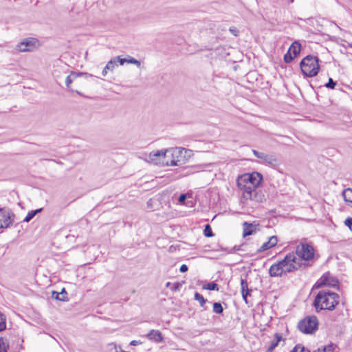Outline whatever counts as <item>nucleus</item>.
Here are the masks:
<instances>
[{
  "label": "nucleus",
  "instance_id": "36",
  "mask_svg": "<svg viewBox=\"0 0 352 352\" xmlns=\"http://www.w3.org/2000/svg\"><path fill=\"white\" fill-rule=\"evenodd\" d=\"M344 224L346 226L349 230L352 232V218L348 217L344 221Z\"/></svg>",
  "mask_w": 352,
  "mask_h": 352
},
{
  "label": "nucleus",
  "instance_id": "5",
  "mask_svg": "<svg viewBox=\"0 0 352 352\" xmlns=\"http://www.w3.org/2000/svg\"><path fill=\"white\" fill-rule=\"evenodd\" d=\"M298 328L303 333L312 334L318 330V320L315 316H306L298 322Z\"/></svg>",
  "mask_w": 352,
  "mask_h": 352
},
{
  "label": "nucleus",
  "instance_id": "13",
  "mask_svg": "<svg viewBox=\"0 0 352 352\" xmlns=\"http://www.w3.org/2000/svg\"><path fill=\"white\" fill-rule=\"evenodd\" d=\"M278 243V239L276 236H272L269 238L268 241L264 243L260 248L258 249V252H262L267 250L276 245Z\"/></svg>",
  "mask_w": 352,
  "mask_h": 352
},
{
  "label": "nucleus",
  "instance_id": "41",
  "mask_svg": "<svg viewBox=\"0 0 352 352\" xmlns=\"http://www.w3.org/2000/svg\"><path fill=\"white\" fill-rule=\"evenodd\" d=\"M314 352H323L322 349H318L317 350H316Z\"/></svg>",
  "mask_w": 352,
  "mask_h": 352
},
{
  "label": "nucleus",
  "instance_id": "39",
  "mask_svg": "<svg viewBox=\"0 0 352 352\" xmlns=\"http://www.w3.org/2000/svg\"><path fill=\"white\" fill-rule=\"evenodd\" d=\"M188 266L185 264H183L181 265L180 268H179V271L182 273L184 272H186L188 271Z\"/></svg>",
  "mask_w": 352,
  "mask_h": 352
},
{
  "label": "nucleus",
  "instance_id": "10",
  "mask_svg": "<svg viewBox=\"0 0 352 352\" xmlns=\"http://www.w3.org/2000/svg\"><path fill=\"white\" fill-rule=\"evenodd\" d=\"M144 157L145 161L157 164L161 160L167 157V149L154 151L148 154L145 153Z\"/></svg>",
  "mask_w": 352,
  "mask_h": 352
},
{
  "label": "nucleus",
  "instance_id": "33",
  "mask_svg": "<svg viewBox=\"0 0 352 352\" xmlns=\"http://www.w3.org/2000/svg\"><path fill=\"white\" fill-rule=\"evenodd\" d=\"M295 56L291 53L287 51V52L284 56V60L285 63H290Z\"/></svg>",
  "mask_w": 352,
  "mask_h": 352
},
{
  "label": "nucleus",
  "instance_id": "25",
  "mask_svg": "<svg viewBox=\"0 0 352 352\" xmlns=\"http://www.w3.org/2000/svg\"><path fill=\"white\" fill-rule=\"evenodd\" d=\"M42 210V208H39L35 210L30 211L25 219H23L24 222H29L36 214L40 212Z\"/></svg>",
  "mask_w": 352,
  "mask_h": 352
},
{
  "label": "nucleus",
  "instance_id": "15",
  "mask_svg": "<svg viewBox=\"0 0 352 352\" xmlns=\"http://www.w3.org/2000/svg\"><path fill=\"white\" fill-rule=\"evenodd\" d=\"M146 337L157 343H159L163 340V336L160 331L158 330L152 329L150 332L146 335Z\"/></svg>",
  "mask_w": 352,
  "mask_h": 352
},
{
  "label": "nucleus",
  "instance_id": "20",
  "mask_svg": "<svg viewBox=\"0 0 352 352\" xmlns=\"http://www.w3.org/2000/svg\"><path fill=\"white\" fill-rule=\"evenodd\" d=\"M82 74L81 73H75V72H72L69 76H67L66 79H65V85L67 86V87L68 89H69V90L71 91H74V89H70V85L72 84V82H73V80L74 79H76L77 77L80 76Z\"/></svg>",
  "mask_w": 352,
  "mask_h": 352
},
{
  "label": "nucleus",
  "instance_id": "42",
  "mask_svg": "<svg viewBox=\"0 0 352 352\" xmlns=\"http://www.w3.org/2000/svg\"><path fill=\"white\" fill-rule=\"evenodd\" d=\"M170 285V283H169V282H168V283H166V287H168Z\"/></svg>",
  "mask_w": 352,
  "mask_h": 352
},
{
  "label": "nucleus",
  "instance_id": "7",
  "mask_svg": "<svg viewBox=\"0 0 352 352\" xmlns=\"http://www.w3.org/2000/svg\"><path fill=\"white\" fill-rule=\"evenodd\" d=\"M184 153H186V150L184 148H175L167 149V157L171 156L170 161L166 162L168 166H179L184 161Z\"/></svg>",
  "mask_w": 352,
  "mask_h": 352
},
{
  "label": "nucleus",
  "instance_id": "38",
  "mask_svg": "<svg viewBox=\"0 0 352 352\" xmlns=\"http://www.w3.org/2000/svg\"><path fill=\"white\" fill-rule=\"evenodd\" d=\"M229 31L236 36L238 35L239 30L236 28H230Z\"/></svg>",
  "mask_w": 352,
  "mask_h": 352
},
{
  "label": "nucleus",
  "instance_id": "30",
  "mask_svg": "<svg viewBox=\"0 0 352 352\" xmlns=\"http://www.w3.org/2000/svg\"><path fill=\"white\" fill-rule=\"evenodd\" d=\"M290 352H310V351L303 346L296 345Z\"/></svg>",
  "mask_w": 352,
  "mask_h": 352
},
{
  "label": "nucleus",
  "instance_id": "18",
  "mask_svg": "<svg viewBox=\"0 0 352 352\" xmlns=\"http://www.w3.org/2000/svg\"><path fill=\"white\" fill-rule=\"evenodd\" d=\"M241 289L243 299L248 303V295L250 294V290L248 289V284L245 279H241Z\"/></svg>",
  "mask_w": 352,
  "mask_h": 352
},
{
  "label": "nucleus",
  "instance_id": "37",
  "mask_svg": "<svg viewBox=\"0 0 352 352\" xmlns=\"http://www.w3.org/2000/svg\"><path fill=\"white\" fill-rule=\"evenodd\" d=\"M186 199V194H182L179 197V201L181 204H184L185 200Z\"/></svg>",
  "mask_w": 352,
  "mask_h": 352
},
{
  "label": "nucleus",
  "instance_id": "2",
  "mask_svg": "<svg viewBox=\"0 0 352 352\" xmlns=\"http://www.w3.org/2000/svg\"><path fill=\"white\" fill-rule=\"evenodd\" d=\"M339 296L333 292L320 291L316 295L314 305L317 311L322 309L333 310L339 302Z\"/></svg>",
  "mask_w": 352,
  "mask_h": 352
},
{
  "label": "nucleus",
  "instance_id": "23",
  "mask_svg": "<svg viewBox=\"0 0 352 352\" xmlns=\"http://www.w3.org/2000/svg\"><path fill=\"white\" fill-rule=\"evenodd\" d=\"M9 346V342L7 338H0V349L1 352H7Z\"/></svg>",
  "mask_w": 352,
  "mask_h": 352
},
{
  "label": "nucleus",
  "instance_id": "16",
  "mask_svg": "<svg viewBox=\"0 0 352 352\" xmlns=\"http://www.w3.org/2000/svg\"><path fill=\"white\" fill-rule=\"evenodd\" d=\"M117 66H118V60H117L116 57H115V58L111 59L107 63V64L106 65V66L104 67V68L103 69V70L102 72V76H106L109 71L113 72Z\"/></svg>",
  "mask_w": 352,
  "mask_h": 352
},
{
  "label": "nucleus",
  "instance_id": "35",
  "mask_svg": "<svg viewBox=\"0 0 352 352\" xmlns=\"http://www.w3.org/2000/svg\"><path fill=\"white\" fill-rule=\"evenodd\" d=\"M336 85V82L333 81V80L330 78L329 79L328 82L325 85V87L329 89H334Z\"/></svg>",
  "mask_w": 352,
  "mask_h": 352
},
{
  "label": "nucleus",
  "instance_id": "28",
  "mask_svg": "<svg viewBox=\"0 0 352 352\" xmlns=\"http://www.w3.org/2000/svg\"><path fill=\"white\" fill-rule=\"evenodd\" d=\"M195 299L199 302V304L201 307H203L206 302V300L204 298V296L197 292L195 294Z\"/></svg>",
  "mask_w": 352,
  "mask_h": 352
},
{
  "label": "nucleus",
  "instance_id": "31",
  "mask_svg": "<svg viewBox=\"0 0 352 352\" xmlns=\"http://www.w3.org/2000/svg\"><path fill=\"white\" fill-rule=\"evenodd\" d=\"M204 235L206 236H207V237H210V236H213V233H212V229H211L210 225H208V224H207L205 226V229L204 230Z\"/></svg>",
  "mask_w": 352,
  "mask_h": 352
},
{
  "label": "nucleus",
  "instance_id": "21",
  "mask_svg": "<svg viewBox=\"0 0 352 352\" xmlns=\"http://www.w3.org/2000/svg\"><path fill=\"white\" fill-rule=\"evenodd\" d=\"M282 337L280 334L276 333L275 334V339L272 341L270 345L268 348V351H272L278 344L279 342L281 340Z\"/></svg>",
  "mask_w": 352,
  "mask_h": 352
},
{
  "label": "nucleus",
  "instance_id": "32",
  "mask_svg": "<svg viewBox=\"0 0 352 352\" xmlns=\"http://www.w3.org/2000/svg\"><path fill=\"white\" fill-rule=\"evenodd\" d=\"M6 318L3 314L0 313V331L6 329Z\"/></svg>",
  "mask_w": 352,
  "mask_h": 352
},
{
  "label": "nucleus",
  "instance_id": "27",
  "mask_svg": "<svg viewBox=\"0 0 352 352\" xmlns=\"http://www.w3.org/2000/svg\"><path fill=\"white\" fill-rule=\"evenodd\" d=\"M204 288L206 289H208V290H211V291L212 290H219L218 285L217 283H215L214 282L208 283V284L204 285Z\"/></svg>",
  "mask_w": 352,
  "mask_h": 352
},
{
  "label": "nucleus",
  "instance_id": "17",
  "mask_svg": "<svg viewBox=\"0 0 352 352\" xmlns=\"http://www.w3.org/2000/svg\"><path fill=\"white\" fill-rule=\"evenodd\" d=\"M116 58H117L118 63H119L120 65H122L125 63L134 64L138 67H140L141 65L140 61H139L138 60H137L131 56H128V58H121V56H116Z\"/></svg>",
  "mask_w": 352,
  "mask_h": 352
},
{
  "label": "nucleus",
  "instance_id": "1",
  "mask_svg": "<svg viewBox=\"0 0 352 352\" xmlns=\"http://www.w3.org/2000/svg\"><path fill=\"white\" fill-rule=\"evenodd\" d=\"M261 180L262 175L258 173H247L238 177L236 183L239 188L242 191L241 199L243 203L248 200L254 201L256 203L263 201L264 195L256 189Z\"/></svg>",
  "mask_w": 352,
  "mask_h": 352
},
{
  "label": "nucleus",
  "instance_id": "14",
  "mask_svg": "<svg viewBox=\"0 0 352 352\" xmlns=\"http://www.w3.org/2000/svg\"><path fill=\"white\" fill-rule=\"evenodd\" d=\"M258 224L256 223H249L248 222H244L243 223V236L245 237L247 236H250L256 232V227Z\"/></svg>",
  "mask_w": 352,
  "mask_h": 352
},
{
  "label": "nucleus",
  "instance_id": "22",
  "mask_svg": "<svg viewBox=\"0 0 352 352\" xmlns=\"http://www.w3.org/2000/svg\"><path fill=\"white\" fill-rule=\"evenodd\" d=\"M52 297L58 300H65L67 298V292L65 289H63L60 293L53 292Z\"/></svg>",
  "mask_w": 352,
  "mask_h": 352
},
{
  "label": "nucleus",
  "instance_id": "24",
  "mask_svg": "<svg viewBox=\"0 0 352 352\" xmlns=\"http://www.w3.org/2000/svg\"><path fill=\"white\" fill-rule=\"evenodd\" d=\"M342 195L345 201L352 203V189L347 188L344 190Z\"/></svg>",
  "mask_w": 352,
  "mask_h": 352
},
{
  "label": "nucleus",
  "instance_id": "34",
  "mask_svg": "<svg viewBox=\"0 0 352 352\" xmlns=\"http://www.w3.org/2000/svg\"><path fill=\"white\" fill-rule=\"evenodd\" d=\"M322 349L323 352H333L335 349V345L333 344H330L327 346H324V348Z\"/></svg>",
  "mask_w": 352,
  "mask_h": 352
},
{
  "label": "nucleus",
  "instance_id": "29",
  "mask_svg": "<svg viewBox=\"0 0 352 352\" xmlns=\"http://www.w3.org/2000/svg\"><path fill=\"white\" fill-rule=\"evenodd\" d=\"M333 283L329 282V278L326 276L323 277V279L321 280V283L319 284V285H332L334 286L338 283L336 280H333Z\"/></svg>",
  "mask_w": 352,
  "mask_h": 352
},
{
  "label": "nucleus",
  "instance_id": "11",
  "mask_svg": "<svg viewBox=\"0 0 352 352\" xmlns=\"http://www.w3.org/2000/svg\"><path fill=\"white\" fill-rule=\"evenodd\" d=\"M252 152L256 157L263 160V162L265 163L266 164L270 165L272 166H275L279 164L278 160L276 157V156L273 155H269L263 152H258L256 150H252Z\"/></svg>",
  "mask_w": 352,
  "mask_h": 352
},
{
  "label": "nucleus",
  "instance_id": "6",
  "mask_svg": "<svg viewBox=\"0 0 352 352\" xmlns=\"http://www.w3.org/2000/svg\"><path fill=\"white\" fill-rule=\"evenodd\" d=\"M300 258L297 257L294 252L287 254L285 258L280 261L282 267L283 268L285 273H289L298 270L302 267L300 263Z\"/></svg>",
  "mask_w": 352,
  "mask_h": 352
},
{
  "label": "nucleus",
  "instance_id": "9",
  "mask_svg": "<svg viewBox=\"0 0 352 352\" xmlns=\"http://www.w3.org/2000/svg\"><path fill=\"white\" fill-rule=\"evenodd\" d=\"M14 214L8 209L0 208V229L7 228L14 222Z\"/></svg>",
  "mask_w": 352,
  "mask_h": 352
},
{
  "label": "nucleus",
  "instance_id": "19",
  "mask_svg": "<svg viewBox=\"0 0 352 352\" xmlns=\"http://www.w3.org/2000/svg\"><path fill=\"white\" fill-rule=\"evenodd\" d=\"M301 45L298 41H294L289 47L288 51L296 57L300 52Z\"/></svg>",
  "mask_w": 352,
  "mask_h": 352
},
{
  "label": "nucleus",
  "instance_id": "8",
  "mask_svg": "<svg viewBox=\"0 0 352 352\" xmlns=\"http://www.w3.org/2000/svg\"><path fill=\"white\" fill-rule=\"evenodd\" d=\"M39 42L35 38H26L23 39L14 47V50L18 52H32L38 47Z\"/></svg>",
  "mask_w": 352,
  "mask_h": 352
},
{
  "label": "nucleus",
  "instance_id": "3",
  "mask_svg": "<svg viewBox=\"0 0 352 352\" xmlns=\"http://www.w3.org/2000/svg\"><path fill=\"white\" fill-rule=\"evenodd\" d=\"M300 66L305 76L314 77L319 71L318 58L316 56L308 55L301 60Z\"/></svg>",
  "mask_w": 352,
  "mask_h": 352
},
{
  "label": "nucleus",
  "instance_id": "12",
  "mask_svg": "<svg viewBox=\"0 0 352 352\" xmlns=\"http://www.w3.org/2000/svg\"><path fill=\"white\" fill-rule=\"evenodd\" d=\"M270 276L272 277L280 276L283 274H285L280 261L272 265L269 270Z\"/></svg>",
  "mask_w": 352,
  "mask_h": 352
},
{
  "label": "nucleus",
  "instance_id": "4",
  "mask_svg": "<svg viewBox=\"0 0 352 352\" xmlns=\"http://www.w3.org/2000/svg\"><path fill=\"white\" fill-rule=\"evenodd\" d=\"M293 252L300 258V263L302 266L305 265L303 261H310L314 257V249L312 245L308 243H300L296 246V251Z\"/></svg>",
  "mask_w": 352,
  "mask_h": 352
},
{
  "label": "nucleus",
  "instance_id": "40",
  "mask_svg": "<svg viewBox=\"0 0 352 352\" xmlns=\"http://www.w3.org/2000/svg\"><path fill=\"white\" fill-rule=\"evenodd\" d=\"M141 344V342L140 341H138V340H133L131 342L130 344L131 345H133V346H136V345H138Z\"/></svg>",
  "mask_w": 352,
  "mask_h": 352
},
{
  "label": "nucleus",
  "instance_id": "26",
  "mask_svg": "<svg viewBox=\"0 0 352 352\" xmlns=\"http://www.w3.org/2000/svg\"><path fill=\"white\" fill-rule=\"evenodd\" d=\"M213 311L218 314H221L223 313V308L220 302L213 303Z\"/></svg>",
  "mask_w": 352,
  "mask_h": 352
}]
</instances>
